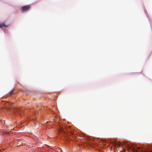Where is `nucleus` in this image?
<instances>
[{"mask_svg":"<svg viewBox=\"0 0 152 152\" xmlns=\"http://www.w3.org/2000/svg\"><path fill=\"white\" fill-rule=\"evenodd\" d=\"M30 6L29 5L24 6L21 7V12H24L28 10L30 8Z\"/></svg>","mask_w":152,"mask_h":152,"instance_id":"nucleus-1","label":"nucleus"},{"mask_svg":"<svg viewBox=\"0 0 152 152\" xmlns=\"http://www.w3.org/2000/svg\"><path fill=\"white\" fill-rule=\"evenodd\" d=\"M15 93V91L14 90H12L10 91L8 94V95L11 96Z\"/></svg>","mask_w":152,"mask_h":152,"instance_id":"nucleus-2","label":"nucleus"},{"mask_svg":"<svg viewBox=\"0 0 152 152\" xmlns=\"http://www.w3.org/2000/svg\"><path fill=\"white\" fill-rule=\"evenodd\" d=\"M9 133L7 132H4L2 133L3 135H9Z\"/></svg>","mask_w":152,"mask_h":152,"instance_id":"nucleus-3","label":"nucleus"},{"mask_svg":"<svg viewBox=\"0 0 152 152\" xmlns=\"http://www.w3.org/2000/svg\"><path fill=\"white\" fill-rule=\"evenodd\" d=\"M5 25L4 24H0V27L2 28L3 27H5Z\"/></svg>","mask_w":152,"mask_h":152,"instance_id":"nucleus-4","label":"nucleus"},{"mask_svg":"<svg viewBox=\"0 0 152 152\" xmlns=\"http://www.w3.org/2000/svg\"><path fill=\"white\" fill-rule=\"evenodd\" d=\"M151 152H152V150L151 151Z\"/></svg>","mask_w":152,"mask_h":152,"instance_id":"nucleus-5","label":"nucleus"}]
</instances>
